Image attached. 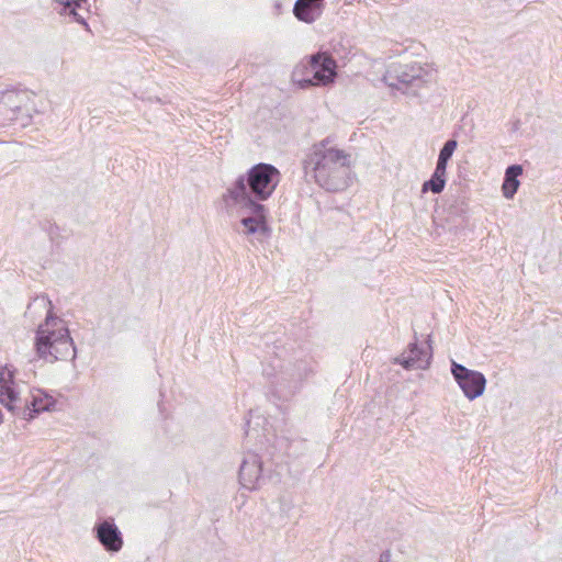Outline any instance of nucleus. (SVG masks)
<instances>
[{
    "mask_svg": "<svg viewBox=\"0 0 562 562\" xmlns=\"http://www.w3.org/2000/svg\"><path fill=\"white\" fill-rule=\"evenodd\" d=\"M48 297L36 296L26 308L25 314L32 318L45 315L44 323L40 324L35 334V351L40 359L54 363L56 361H74L76 347L65 322L55 316Z\"/></svg>",
    "mask_w": 562,
    "mask_h": 562,
    "instance_id": "f257e3e1",
    "label": "nucleus"
},
{
    "mask_svg": "<svg viewBox=\"0 0 562 562\" xmlns=\"http://www.w3.org/2000/svg\"><path fill=\"white\" fill-rule=\"evenodd\" d=\"M350 155L330 146L328 138L313 145L305 159V169L313 172L315 181L327 191L345 190L350 182Z\"/></svg>",
    "mask_w": 562,
    "mask_h": 562,
    "instance_id": "f03ea898",
    "label": "nucleus"
},
{
    "mask_svg": "<svg viewBox=\"0 0 562 562\" xmlns=\"http://www.w3.org/2000/svg\"><path fill=\"white\" fill-rule=\"evenodd\" d=\"M281 180L280 171L270 164L259 162L246 175H240L223 195L224 203H247L266 201Z\"/></svg>",
    "mask_w": 562,
    "mask_h": 562,
    "instance_id": "7ed1b4c3",
    "label": "nucleus"
},
{
    "mask_svg": "<svg viewBox=\"0 0 562 562\" xmlns=\"http://www.w3.org/2000/svg\"><path fill=\"white\" fill-rule=\"evenodd\" d=\"M336 60L327 53H317L307 63H301L292 71V80L301 89L313 86H328L335 81Z\"/></svg>",
    "mask_w": 562,
    "mask_h": 562,
    "instance_id": "20e7f679",
    "label": "nucleus"
},
{
    "mask_svg": "<svg viewBox=\"0 0 562 562\" xmlns=\"http://www.w3.org/2000/svg\"><path fill=\"white\" fill-rule=\"evenodd\" d=\"M431 79L432 70L430 67L416 61L409 64L392 63L383 76V80L389 87L404 92L412 88L414 89L413 93H415V89L422 88Z\"/></svg>",
    "mask_w": 562,
    "mask_h": 562,
    "instance_id": "39448f33",
    "label": "nucleus"
},
{
    "mask_svg": "<svg viewBox=\"0 0 562 562\" xmlns=\"http://www.w3.org/2000/svg\"><path fill=\"white\" fill-rule=\"evenodd\" d=\"M35 94L26 89H7L0 92V122L31 120L34 109Z\"/></svg>",
    "mask_w": 562,
    "mask_h": 562,
    "instance_id": "423d86ee",
    "label": "nucleus"
},
{
    "mask_svg": "<svg viewBox=\"0 0 562 562\" xmlns=\"http://www.w3.org/2000/svg\"><path fill=\"white\" fill-rule=\"evenodd\" d=\"M56 400L42 389H32L27 396H20V402L15 403L10 412L22 419L32 420L42 412H48L54 408Z\"/></svg>",
    "mask_w": 562,
    "mask_h": 562,
    "instance_id": "0eeeda50",
    "label": "nucleus"
},
{
    "mask_svg": "<svg viewBox=\"0 0 562 562\" xmlns=\"http://www.w3.org/2000/svg\"><path fill=\"white\" fill-rule=\"evenodd\" d=\"M451 374L468 400L473 401L484 393L486 379L482 372L452 361Z\"/></svg>",
    "mask_w": 562,
    "mask_h": 562,
    "instance_id": "6e6552de",
    "label": "nucleus"
},
{
    "mask_svg": "<svg viewBox=\"0 0 562 562\" xmlns=\"http://www.w3.org/2000/svg\"><path fill=\"white\" fill-rule=\"evenodd\" d=\"M227 207H239L241 210L248 211L249 215L244 216L240 221L243 226L245 227L244 233L247 235L250 234H262L267 235L268 226H267V210L266 206L260 204L259 202H250L247 203H225Z\"/></svg>",
    "mask_w": 562,
    "mask_h": 562,
    "instance_id": "1a4fd4ad",
    "label": "nucleus"
},
{
    "mask_svg": "<svg viewBox=\"0 0 562 562\" xmlns=\"http://www.w3.org/2000/svg\"><path fill=\"white\" fill-rule=\"evenodd\" d=\"M306 376L307 371L303 362L286 367L277 378L276 389L278 395L283 398L294 395Z\"/></svg>",
    "mask_w": 562,
    "mask_h": 562,
    "instance_id": "9d476101",
    "label": "nucleus"
},
{
    "mask_svg": "<svg viewBox=\"0 0 562 562\" xmlns=\"http://www.w3.org/2000/svg\"><path fill=\"white\" fill-rule=\"evenodd\" d=\"M16 370L12 364H0V404L9 412L20 402V392L15 382Z\"/></svg>",
    "mask_w": 562,
    "mask_h": 562,
    "instance_id": "9b49d317",
    "label": "nucleus"
},
{
    "mask_svg": "<svg viewBox=\"0 0 562 562\" xmlns=\"http://www.w3.org/2000/svg\"><path fill=\"white\" fill-rule=\"evenodd\" d=\"M262 461L257 453L248 452L239 468V482L243 487L252 491L259 487L262 477Z\"/></svg>",
    "mask_w": 562,
    "mask_h": 562,
    "instance_id": "f8f14e48",
    "label": "nucleus"
},
{
    "mask_svg": "<svg viewBox=\"0 0 562 562\" xmlns=\"http://www.w3.org/2000/svg\"><path fill=\"white\" fill-rule=\"evenodd\" d=\"M95 538L108 552H119L123 547V536L112 519H105L93 528Z\"/></svg>",
    "mask_w": 562,
    "mask_h": 562,
    "instance_id": "ddd939ff",
    "label": "nucleus"
},
{
    "mask_svg": "<svg viewBox=\"0 0 562 562\" xmlns=\"http://www.w3.org/2000/svg\"><path fill=\"white\" fill-rule=\"evenodd\" d=\"M431 346L427 341L426 348H420L416 341L408 345V350L404 351L395 359L405 369H426L430 363Z\"/></svg>",
    "mask_w": 562,
    "mask_h": 562,
    "instance_id": "4468645a",
    "label": "nucleus"
},
{
    "mask_svg": "<svg viewBox=\"0 0 562 562\" xmlns=\"http://www.w3.org/2000/svg\"><path fill=\"white\" fill-rule=\"evenodd\" d=\"M323 0H296L294 15L305 23H312L322 14Z\"/></svg>",
    "mask_w": 562,
    "mask_h": 562,
    "instance_id": "2eb2a0df",
    "label": "nucleus"
},
{
    "mask_svg": "<svg viewBox=\"0 0 562 562\" xmlns=\"http://www.w3.org/2000/svg\"><path fill=\"white\" fill-rule=\"evenodd\" d=\"M88 0H53L56 4L54 9L60 15L70 16L72 21L78 22L86 27H88V23L86 19L79 13V10L82 9L83 4H87Z\"/></svg>",
    "mask_w": 562,
    "mask_h": 562,
    "instance_id": "dca6fc26",
    "label": "nucleus"
},
{
    "mask_svg": "<svg viewBox=\"0 0 562 562\" xmlns=\"http://www.w3.org/2000/svg\"><path fill=\"white\" fill-rule=\"evenodd\" d=\"M522 173L520 165H512L505 171V178L502 186L503 194L507 199H512L518 190V177Z\"/></svg>",
    "mask_w": 562,
    "mask_h": 562,
    "instance_id": "f3484780",
    "label": "nucleus"
},
{
    "mask_svg": "<svg viewBox=\"0 0 562 562\" xmlns=\"http://www.w3.org/2000/svg\"><path fill=\"white\" fill-rule=\"evenodd\" d=\"M446 186V179L436 180L434 176L423 183V192L431 191L434 193H440Z\"/></svg>",
    "mask_w": 562,
    "mask_h": 562,
    "instance_id": "a211bd4d",
    "label": "nucleus"
},
{
    "mask_svg": "<svg viewBox=\"0 0 562 562\" xmlns=\"http://www.w3.org/2000/svg\"><path fill=\"white\" fill-rule=\"evenodd\" d=\"M457 146H458V143L456 139L447 140L445 143V145L442 146V148L440 149L438 157L449 161L450 158L452 157Z\"/></svg>",
    "mask_w": 562,
    "mask_h": 562,
    "instance_id": "6ab92c4d",
    "label": "nucleus"
},
{
    "mask_svg": "<svg viewBox=\"0 0 562 562\" xmlns=\"http://www.w3.org/2000/svg\"><path fill=\"white\" fill-rule=\"evenodd\" d=\"M446 173H447L446 169L435 168L432 176L436 178V180H439V179H446Z\"/></svg>",
    "mask_w": 562,
    "mask_h": 562,
    "instance_id": "aec40b11",
    "label": "nucleus"
},
{
    "mask_svg": "<svg viewBox=\"0 0 562 562\" xmlns=\"http://www.w3.org/2000/svg\"><path fill=\"white\" fill-rule=\"evenodd\" d=\"M448 160L438 157L436 168L446 169L447 170Z\"/></svg>",
    "mask_w": 562,
    "mask_h": 562,
    "instance_id": "412c9836",
    "label": "nucleus"
},
{
    "mask_svg": "<svg viewBox=\"0 0 562 562\" xmlns=\"http://www.w3.org/2000/svg\"><path fill=\"white\" fill-rule=\"evenodd\" d=\"M379 562H389V557L387 555H381Z\"/></svg>",
    "mask_w": 562,
    "mask_h": 562,
    "instance_id": "4be33fe9",
    "label": "nucleus"
}]
</instances>
